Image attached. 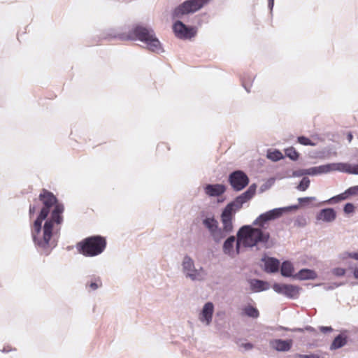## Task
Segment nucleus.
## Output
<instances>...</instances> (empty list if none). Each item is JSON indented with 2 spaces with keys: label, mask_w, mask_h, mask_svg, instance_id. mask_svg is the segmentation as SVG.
<instances>
[{
  "label": "nucleus",
  "mask_w": 358,
  "mask_h": 358,
  "mask_svg": "<svg viewBox=\"0 0 358 358\" xmlns=\"http://www.w3.org/2000/svg\"><path fill=\"white\" fill-rule=\"evenodd\" d=\"M255 191L250 189L241 196H238L234 201L228 203L223 209L220 216V220L222 224L223 230L227 233H231L233 231V220L238 210L242 208L243 203L250 199L254 194Z\"/></svg>",
  "instance_id": "nucleus-3"
},
{
  "label": "nucleus",
  "mask_w": 358,
  "mask_h": 358,
  "mask_svg": "<svg viewBox=\"0 0 358 358\" xmlns=\"http://www.w3.org/2000/svg\"><path fill=\"white\" fill-rule=\"evenodd\" d=\"M266 156L268 159L273 162H277L283 159L284 157L282 153L278 150H275L273 151H268Z\"/></svg>",
  "instance_id": "nucleus-25"
},
{
  "label": "nucleus",
  "mask_w": 358,
  "mask_h": 358,
  "mask_svg": "<svg viewBox=\"0 0 358 358\" xmlns=\"http://www.w3.org/2000/svg\"><path fill=\"white\" fill-rule=\"evenodd\" d=\"M101 285L102 282L99 278L95 279L94 282L92 281L87 285L90 290H95Z\"/></svg>",
  "instance_id": "nucleus-28"
},
{
  "label": "nucleus",
  "mask_w": 358,
  "mask_h": 358,
  "mask_svg": "<svg viewBox=\"0 0 358 358\" xmlns=\"http://www.w3.org/2000/svg\"><path fill=\"white\" fill-rule=\"evenodd\" d=\"M331 170V165L327 164V165H322L317 167H313L311 169H307L305 171L306 174L309 175H316V174H321V173H326L329 172Z\"/></svg>",
  "instance_id": "nucleus-17"
},
{
  "label": "nucleus",
  "mask_w": 358,
  "mask_h": 358,
  "mask_svg": "<svg viewBox=\"0 0 358 358\" xmlns=\"http://www.w3.org/2000/svg\"><path fill=\"white\" fill-rule=\"evenodd\" d=\"M285 155L290 159L296 161L299 159V154L293 147H289L285 150Z\"/></svg>",
  "instance_id": "nucleus-26"
},
{
  "label": "nucleus",
  "mask_w": 358,
  "mask_h": 358,
  "mask_svg": "<svg viewBox=\"0 0 358 358\" xmlns=\"http://www.w3.org/2000/svg\"><path fill=\"white\" fill-rule=\"evenodd\" d=\"M272 2L273 1V0H271Z\"/></svg>",
  "instance_id": "nucleus-46"
},
{
  "label": "nucleus",
  "mask_w": 358,
  "mask_h": 358,
  "mask_svg": "<svg viewBox=\"0 0 358 358\" xmlns=\"http://www.w3.org/2000/svg\"><path fill=\"white\" fill-rule=\"evenodd\" d=\"M229 234V233L225 232L222 228H219L217 227L213 232L210 233V235L213 236L215 241L219 242L225 238Z\"/></svg>",
  "instance_id": "nucleus-21"
},
{
  "label": "nucleus",
  "mask_w": 358,
  "mask_h": 358,
  "mask_svg": "<svg viewBox=\"0 0 358 358\" xmlns=\"http://www.w3.org/2000/svg\"><path fill=\"white\" fill-rule=\"evenodd\" d=\"M355 210V206L352 203H348L344 206V212L345 213H352Z\"/></svg>",
  "instance_id": "nucleus-33"
},
{
  "label": "nucleus",
  "mask_w": 358,
  "mask_h": 358,
  "mask_svg": "<svg viewBox=\"0 0 358 358\" xmlns=\"http://www.w3.org/2000/svg\"><path fill=\"white\" fill-rule=\"evenodd\" d=\"M38 200L43 207L32 226L31 236L38 247L46 250L52 245L51 240L53 234L60 229L64 207L51 192L45 189L41 190Z\"/></svg>",
  "instance_id": "nucleus-1"
},
{
  "label": "nucleus",
  "mask_w": 358,
  "mask_h": 358,
  "mask_svg": "<svg viewBox=\"0 0 358 358\" xmlns=\"http://www.w3.org/2000/svg\"><path fill=\"white\" fill-rule=\"evenodd\" d=\"M184 271L186 273L187 277L192 280H202L204 277V271L201 269L200 271L194 268V262L189 257H185L182 262Z\"/></svg>",
  "instance_id": "nucleus-8"
},
{
  "label": "nucleus",
  "mask_w": 358,
  "mask_h": 358,
  "mask_svg": "<svg viewBox=\"0 0 358 358\" xmlns=\"http://www.w3.org/2000/svg\"><path fill=\"white\" fill-rule=\"evenodd\" d=\"M242 346L245 350H251L253 348V345L252 343H244V344L242 345Z\"/></svg>",
  "instance_id": "nucleus-38"
},
{
  "label": "nucleus",
  "mask_w": 358,
  "mask_h": 358,
  "mask_svg": "<svg viewBox=\"0 0 358 358\" xmlns=\"http://www.w3.org/2000/svg\"><path fill=\"white\" fill-rule=\"evenodd\" d=\"M299 294V288L296 286L292 285H285L284 295L293 298Z\"/></svg>",
  "instance_id": "nucleus-22"
},
{
  "label": "nucleus",
  "mask_w": 358,
  "mask_h": 358,
  "mask_svg": "<svg viewBox=\"0 0 358 358\" xmlns=\"http://www.w3.org/2000/svg\"><path fill=\"white\" fill-rule=\"evenodd\" d=\"M173 29L178 38L183 39L191 38L196 33L195 28L187 27L180 21H177L174 23Z\"/></svg>",
  "instance_id": "nucleus-9"
},
{
  "label": "nucleus",
  "mask_w": 358,
  "mask_h": 358,
  "mask_svg": "<svg viewBox=\"0 0 358 358\" xmlns=\"http://www.w3.org/2000/svg\"><path fill=\"white\" fill-rule=\"evenodd\" d=\"M160 147H166V145L165 143H162V144L158 145V148H160Z\"/></svg>",
  "instance_id": "nucleus-44"
},
{
  "label": "nucleus",
  "mask_w": 358,
  "mask_h": 358,
  "mask_svg": "<svg viewBox=\"0 0 358 358\" xmlns=\"http://www.w3.org/2000/svg\"><path fill=\"white\" fill-rule=\"evenodd\" d=\"M357 191H358V186H355V187H350L349 189H348L345 191V192L348 196L349 195L355 194Z\"/></svg>",
  "instance_id": "nucleus-36"
},
{
  "label": "nucleus",
  "mask_w": 358,
  "mask_h": 358,
  "mask_svg": "<svg viewBox=\"0 0 358 358\" xmlns=\"http://www.w3.org/2000/svg\"><path fill=\"white\" fill-rule=\"evenodd\" d=\"M203 223L204 226L209 230L210 233L213 232L217 227V222L214 218H206Z\"/></svg>",
  "instance_id": "nucleus-24"
},
{
  "label": "nucleus",
  "mask_w": 358,
  "mask_h": 358,
  "mask_svg": "<svg viewBox=\"0 0 358 358\" xmlns=\"http://www.w3.org/2000/svg\"><path fill=\"white\" fill-rule=\"evenodd\" d=\"M282 211V208H275L260 215L253 223L254 225L258 226V228H254L250 225L241 227L237 233L236 254L239 253L241 245L251 248L259 243H267L270 234L265 230L269 227V222L280 217Z\"/></svg>",
  "instance_id": "nucleus-2"
},
{
  "label": "nucleus",
  "mask_w": 358,
  "mask_h": 358,
  "mask_svg": "<svg viewBox=\"0 0 358 358\" xmlns=\"http://www.w3.org/2000/svg\"><path fill=\"white\" fill-rule=\"evenodd\" d=\"M285 285L284 284H279V283H275L273 285V289L278 293L284 294V290H285Z\"/></svg>",
  "instance_id": "nucleus-32"
},
{
  "label": "nucleus",
  "mask_w": 358,
  "mask_h": 358,
  "mask_svg": "<svg viewBox=\"0 0 358 358\" xmlns=\"http://www.w3.org/2000/svg\"><path fill=\"white\" fill-rule=\"evenodd\" d=\"M107 245L105 237L96 235L87 237L76 243L78 253L85 257H94L101 254Z\"/></svg>",
  "instance_id": "nucleus-5"
},
{
  "label": "nucleus",
  "mask_w": 358,
  "mask_h": 358,
  "mask_svg": "<svg viewBox=\"0 0 358 358\" xmlns=\"http://www.w3.org/2000/svg\"><path fill=\"white\" fill-rule=\"evenodd\" d=\"M293 341L291 339L282 340L274 339L270 341V345L272 348L277 351L287 352L289 351L292 346Z\"/></svg>",
  "instance_id": "nucleus-11"
},
{
  "label": "nucleus",
  "mask_w": 358,
  "mask_h": 358,
  "mask_svg": "<svg viewBox=\"0 0 358 358\" xmlns=\"http://www.w3.org/2000/svg\"><path fill=\"white\" fill-rule=\"evenodd\" d=\"M4 352H8L9 350H3Z\"/></svg>",
  "instance_id": "nucleus-45"
},
{
  "label": "nucleus",
  "mask_w": 358,
  "mask_h": 358,
  "mask_svg": "<svg viewBox=\"0 0 358 358\" xmlns=\"http://www.w3.org/2000/svg\"><path fill=\"white\" fill-rule=\"evenodd\" d=\"M214 312V306L213 303H206L201 313L199 315V320L201 322L205 323L206 325H209L212 321L213 314Z\"/></svg>",
  "instance_id": "nucleus-10"
},
{
  "label": "nucleus",
  "mask_w": 358,
  "mask_h": 358,
  "mask_svg": "<svg viewBox=\"0 0 358 358\" xmlns=\"http://www.w3.org/2000/svg\"><path fill=\"white\" fill-rule=\"evenodd\" d=\"M294 271V267L291 262H284L281 266V274L285 277L292 276Z\"/></svg>",
  "instance_id": "nucleus-20"
},
{
  "label": "nucleus",
  "mask_w": 358,
  "mask_h": 358,
  "mask_svg": "<svg viewBox=\"0 0 358 358\" xmlns=\"http://www.w3.org/2000/svg\"><path fill=\"white\" fill-rule=\"evenodd\" d=\"M279 266V261L275 258L269 257L265 261V270L266 272H276L278 271Z\"/></svg>",
  "instance_id": "nucleus-15"
},
{
  "label": "nucleus",
  "mask_w": 358,
  "mask_h": 358,
  "mask_svg": "<svg viewBox=\"0 0 358 358\" xmlns=\"http://www.w3.org/2000/svg\"><path fill=\"white\" fill-rule=\"evenodd\" d=\"M348 256L358 260V252L350 253Z\"/></svg>",
  "instance_id": "nucleus-40"
},
{
  "label": "nucleus",
  "mask_w": 358,
  "mask_h": 358,
  "mask_svg": "<svg viewBox=\"0 0 358 358\" xmlns=\"http://www.w3.org/2000/svg\"><path fill=\"white\" fill-rule=\"evenodd\" d=\"M348 141H349V142H351V141H352V134H350H350H348Z\"/></svg>",
  "instance_id": "nucleus-43"
},
{
  "label": "nucleus",
  "mask_w": 358,
  "mask_h": 358,
  "mask_svg": "<svg viewBox=\"0 0 358 358\" xmlns=\"http://www.w3.org/2000/svg\"><path fill=\"white\" fill-rule=\"evenodd\" d=\"M310 180L306 178V177H304L301 181L300 182V183L297 186V189L300 191H305L306 190L309 185H310Z\"/></svg>",
  "instance_id": "nucleus-27"
},
{
  "label": "nucleus",
  "mask_w": 358,
  "mask_h": 358,
  "mask_svg": "<svg viewBox=\"0 0 358 358\" xmlns=\"http://www.w3.org/2000/svg\"><path fill=\"white\" fill-rule=\"evenodd\" d=\"M36 211V207L35 206H30V207H29V214H30V215H34Z\"/></svg>",
  "instance_id": "nucleus-39"
},
{
  "label": "nucleus",
  "mask_w": 358,
  "mask_h": 358,
  "mask_svg": "<svg viewBox=\"0 0 358 358\" xmlns=\"http://www.w3.org/2000/svg\"><path fill=\"white\" fill-rule=\"evenodd\" d=\"M354 276L355 278H357L358 279V268H356L355 271H354Z\"/></svg>",
  "instance_id": "nucleus-42"
},
{
  "label": "nucleus",
  "mask_w": 358,
  "mask_h": 358,
  "mask_svg": "<svg viewBox=\"0 0 358 358\" xmlns=\"http://www.w3.org/2000/svg\"><path fill=\"white\" fill-rule=\"evenodd\" d=\"M250 285L255 292H261L267 289L266 283L259 280H252Z\"/></svg>",
  "instance_id": "nucleus-23"
},
{
  "label": "nucleus",
  "mask_w": 358,
  "mask_h": 358,
  "mask_svg": "<svg viewBox=\"0 0 358 358\" xmlns=\"http://www.w3.org/2000/svg\"><path fill=\"white\" fill-rule=\"evenodd\" d=\"M347 343L346 337L342 335L337 336L333 341L330 349L336 350L344 346Z\"/></svg>",
  "instance_id": "nucleus-19"
},
{
  "label": "nucleus",
  "mask_w": 358,
  "mask_h": 358,
  "mask_svg": "<svg viewBox=\"0 0 358 358\" xmlns=\"http://www.w3.org/2000/svg\"><path fill=\"white\" fill-rule=\"evenodd\" d=\"M124 38L138 39L145 43L148 49L152 52L159 53L162 50L161 43L155 36L154 31L141 25L135 26Z\"/></svg>",
  "instance_id": "nucleus-4"
},
{
  "label": "nucleus",
  "mask_w": 358,
  "mask_h": 358,
  "mask_svg": "<svg viewBox=\"0 0 358 358\" xmlns=\"http://www.w3.org/2000/svg\"><path fill=\"white\" fill-rule=\"evenodd\" d=\"M242 314L252 318H257L259 316V312L257 308L248 305L243 308Z\"/></svg>",
  "instance_id": "nucleus-18"
},
{
  "label": "nucleus",
  "mask_w": 358,
  "mask_h": 358,
  "mask_svg": "<svg viewBox=\"0 0 358 358\" xmlns=\"http://www.w3.org/2000/svg\"><path fill=\"white\" fill-rule=\"evenodd\" d=\"M232 187L237 191L243 189L249 182L248 177L241 171L233 172L229 178Z\"/></svg>",
  "instance_id": "nucleus-7"
},
{
  "label": "nucleus",
  "mask_w": 358,
  "mask_h": 358,
  "mask_svg": "<svg viewBox=\"0 0 358 358\" xmlns=\"http://www.w3.org/2000/svg\"><path fill=\"white\" fill-rule=\"evenodd\" d=\"M347 198H348V195H347L346 192H345L343 194H341L339 195H337L336 196L332 197L331 199H330L327 202H329V201H335V202H338V201H340L341 200H345Z\"/></svg>",
  "instance_id": "nucleus-30"
},
{
  "label": "nucleus",
  "mask_w": 358,
  "mask_h": 358,
  "mask_svg": "<svg viewBox=\"0 0 358 358\" xmlns=\"http://www.w3.org/2000/svg\"><path fill=\"white\" fill-rule=\"evenodd\" d=\"M294 277L299 280L315 279L317 278V274L313 270L301 269L294 275Z\"/></svg>",
  "instance_id": "nucleus-16"
},
{
  "label": "nucleus",
  "mask_w": 358,
  "mask_h": 358,
  "mask_svg": "<svg viewBox=\"0 0 358 358\" xmlns=\"http://www.w3.org/2000/svg\"><path fill=\"white\" fill-rule=\"evenodd\" d=\"M336 217V211L331 208L321 210L316 216L317 220H322L325 222H333Z\"/></svg>",
  "instance_id": "nucleus-12"
},
{
  "label": "nucleus",
  "mask_w": 358,
  "mask_h": 358,
  "mask_svg": "<svg viewBox=\"0 0 358 358\" xmlns=\"http://www.w3.org/2000/svg\"><path fill=\"white\" fill-rule=\"evenodd\" d=\"M347 167L345 171L351 174H358V165L355 166H350V165H345Z\"/></svg>",
  "instance_id": "nucleus-31"
},
{
  "label": "nucleus",
  "mask_w": 358,
  "mask_h": 358,
  "mask_svg": "<svg viewBox=\"0 0 358 358\" xmlns=\"http://www.w3.org/2000/svg\"><path fill=\"white\" fill-rule=\"evenodd\" d=\"M210 0H187L176 7L173 12L174 17H181L184 15L195 13L208 4Z\"/></svg>",
  "instance_id": "nucleus-6"
},
{
  "label": "nucleus",
  "mask_w": 358,
  "mask_h": 358,
  "mask_svg": "<svg viewBox=\"0 0 358 358\" xmlns=\"http://www.w3.org/2000/svg\"><path fill=\"white\" fill-rule=\"evenodd\" d=\"M204 191L209 196H219L224 193L226 188L224 185L221 184L207 185Z\"/></svg>",
  "instance_id": "nucleus-13"
},
{
  "label": "nucleus",
  "mask_w": 358,
  "mask_h": 358,
  "mask_svg": "<svg viewBox=\"0 0 358 358\" xmlns=\"http://www.w3.org/2000/svg\"><path fill=\"white\" fill-rule=\"evenodd\" d=\"M333 273L336 276H343L345 273V270L342 268H336L333 270Z\"/></svg>",
  "instance_id": "nucleus-35"
},
{
  "label": "nucleus",
  "mask_w": 358,
  "mask_h": 358,
  "mask_svg": "<svg viewBox=\"0 0 358 358\" xmlns=\"http://www.w3.org/2000/svg\"><path fill=\"white\" fill-rule=\"evenodd\" d=\"M298 142L303 145H315V144L313 143L308 138L305 136H299L297 139Z\"/></svg>",
  "instance_id": "nucleus-29"
},
{
  "label": "nucleus",
  "mask_w": 358,
  "mask_h": 358,
  "mask_svg": "<svg viewBox=\"0 0 358 358\" xmlns=\"http://www.w3.org/2000/svg\"><path fill=\"white\" fill-rule=\"evenodd\" d=\"M296 358H320L318 355L311 354V355H301L296 354L295 355Z\"/></svg>",
  "instance_id": "nucleus-34"
},
{
  "label": "nucleus",
  "mask_w": 358,
  "mask_h": 358,
  "mask_svg": "<svg viewBox=\"0 0 358 358\" xmlns=\"http://www.w3.org/2000/svg\"><path fill=\"white\" fill-rule=\"evenodd\" d=\"M315 199V197H303V198H299V203H303V202H308L310 201H313Z\"/></svg>",
  "instance_id": "nucleus-37"
},
{
  "label": "nucleus",
  "mask_w": 358,
  "mask_h": 358,
  "mask_svg": "<svg viewBox=\"0 0 358 358\" xmlns=\"http://www.w3.org/2000/svg\"><path fill=\"white\" fill-rule=\"evenodd\" d=\"M331 330H332L331 327H322L321 328V331H322V332H324V333H325V332H327V331H331Z\"/></svg>",
  "instance_id": "nucleus-41"
},
{
  "label": "nucleus",
  "mask_w": 358,
  "mask_h": 358,
  "mask_svg": "<svg viewBox=\"0 0 358 358\" xmlns=\"http://www.w3.org/2000/svg\"><path fill=\"white\" fill-rule=\"evenodd\" d=\"M235 241L236 238L234 236L229 237L224 241L223 245V251L225 254L230 256H233L235 253L236 254V251L235 252L234 250V245Z\"/></svg>",
  "instance_id": "nucleus-14"
}]
</instances>
